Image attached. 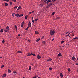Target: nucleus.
Segmentation results:
<instances>
[{
    "instance_id": "obj_1",
    "label": "nucleus",
    "mask_w": 78,
    "mask_h": 78,
    "mask_svg": "<svg viewBox=\"0 0 78 78\" xmlns=\"http://www.w3.org/2000/svg\"><path fill=\"white\" fill-rule=\"evenodd\" d=\"M55 33V31L54 30H50V33L51 35H54Z\"/></svg>"
},
{
    "instance_id": "obj_2",
    "label": "nucleus",
    "mask_w": 78,
    "mask_h": 78,
    "mask_svg": "<svg viewBox=\"0 0 78 78\" xmlns=\"http://www.w3.org/2000/svg\"><path fill=\"white\" fill-rule=\"evenodd\" d=\"M28 25L29 27L30 28L31 27V24L30 21L29 22Z\"/></svg>"
},
{
    "instance_id": "obj_3",
    "label": "nucleus",
    "mask_w": 78,
    "mask_h": 78,
    "mask_svg": "<svg viewBox=\"0 0 78 78\" xmlns=\"http://www.w3.org/2000/svg\"><path fill=\"white\" fill-rule=\"evenodd\" d=\"M51 0H48L47 2H46V4L48 5V4L49 2H51Z\"/></svg>"
},
{
    "instance_id": "obj_4",
    "label": "nucleus",
    "mask_w": 78,
    "mask_h": 78,
    "mask_svg": "<svg viewBox=\"0 0 78 78\" xmlns=\"http://www.w3.org/2000/svg\"><path fill=\"white\" fill-rule=\"evenodd\" d=\"M37 59H41V57L40 55H37Z\"/></svg>"
},
{
    "instance_id": "obj_5",
    "label": "nucleus",
    "mask_w": 78,
    "mask_h": 78,
    "mask_svg": "<svg viewBox=\"0 0 78 78\" xmlns=\"http://www.w3.org/2000/svg\"><path fill=\"white\" fill-rule=\"evenodd\" d=\"M21 8V6H19V7H18V8L17 9V11H18L19 10H20V9Z\"/></svg>"
},
{
    "instance_id": "obj_6",
    "label": "nucleus",
    "mask_w": 78,
    "mask_h": 78,
    "mask_svg": "<svg viewBox=\"0 0 78 78\" xmlns=\"http://www.w3.org/2000/svg\"><path fill=\"white\" fill-rule=\"evenodd\" d=\"M76 39L78 40V37H75L73 39V40H76Z\"/></svg>"
},
{
    "instance_id": "obj_7",
    "label": "nucleus",
    "mask_w": 78,
    "mask_h": 78,
    "mask_svg": "<svg viewBox=\"0 0 78 78\" xmlns=\"http://www.w3.org/2000/svg\"><path fill=\"white\" fill-rule=\"evenodd\" d=\"M52 5V3H51L49 4H48V6L49 7L50 6Z\"/></svg>"
},
{
    "instance_id": "obj_8",
    "label": "nucleus",
    "mask_w": 78,
    "mask_h": 78,
    "mask_svg": "<svg viewBox=\"0 0 78 78\" xmlns=\"http://www.w3.org/2000/svg\"><path fill=\"white\" fill-rule=\"evenodd\" d=\"M6 74L5 73V74H4L3 75V76H2V77H3H3H5V76H6Z\"/></svg>"
},
{
    "instance_id": "obj_9",
    "label": "nucleus",
    "mask_w": 78,
    "mask_h": 78,
    "mask_svg": "<svg viewBox=\"0 0 78 78\" xmlns=\"http://www.w3.org/2000/svg\"><path fill=\"white\" fill-rule=\"evenodd\" d=\"M15 16H17V17H18V16H19V14H18V13H16L15 15Z\"/></svg>"
},
{
    "instance_id": "obj_10",
    "label": "nucleus",
    "mask_w": 78,
    "mask_h": 78,
    "mask_svg": "<svg viewBox=\"0 0 78 78\" xmlns=\"http://www.w3.org/2000/svg\"><path fill=\"white\" fill-rule=\"evenodd\" d=\"M32 69V67L31 66H30L29 67V70H31Z\"/></svg>"
},
{
    "instance_id": "obj_11",
    "label": "nucleus",
    "mask_w": 78,
    "mask_h": 78,
    "mask_svg": "<svg viewBox=\"0 0 78 78\" xmlns=\"http://www.w3.org/2000/svg\"><path fill=\"white\" fill-rule=\"evenodd\" d=\"M17 53H22V52L21 51H17Z\"/></svg>"
},
{
    "instance_id": "obj_12",
    "label": "nucleus",
    "mask_w": 78,
    "mask_h": 78,
    "mask_svg": "<svg viewBox=\"0 0 78 78\" xmlns=\"http://www.w3.org/2000/svg\"><path fill=\"white\" fill-rule=\"evenodd\" d=\"M60 76L61 77H62H62H63V75H62V73H60Z\"/></svg>"
},
{
    "instance_id": "obj_13",
    "label": "nucleus",
    "mask_w": 78,
    "mask_h": 78,
    "mask_svg": "<svg viewBox=\"0 0 78 78\" xmlns=\"http://www.w3.org/2000/svg\"><path fill=\"white\" fill-rule=\"evenodd\" d=\"M28 16H26L25 17V20H27V17H28Z\"/></svg>"
},
{
    "instance_id": "obj_14",
    "label": "nucleus",
    "mask_w": 78,
    "mask_h": 78,
    "mask_svg": "<svg viewBox=\"0 0 78 78\" xmlns=\"http://www.w3.org/2000/svg\"><path fill=\"white\" fill-rule=\"evenodd\" d=\"M15 28L16 29V30H18L17 27L16 25L15 26Z\"/></svg>"
},
{
    "instance_id": "obj_15",
    "label": "nucleus",
    "mask_w": 78,
    "mask_h": 78,
    "mask_svg": "<svg viewBox=\"0 0 78 78\" xmlns=\"http://www.w3.org/2000/svg\"><path fill=\"white\" fill-rule=\"evenodd\" d=\"M40 38L37 39L36 41V42H38V41H39V40H40Z\"/></svg>"
},
{
    "instance_id": "obj_16",
    "label": "nucleus",
    "mask_w": 78,
    "mask_h": 78,
    "mask_svg": "<svg viewBox=\"0 0 78 78\" xmlns=\"http://www.w3.org/2000/svg\"><path fill=\"white\" fill-rule=\"evenodd\" d=\"M6 29L9 30V28L8 26H7V27H6Z\"/></svg>"
},
{
    "instance_id": "obj_17",
    "label": "nucleus",
    "mask_w": 78,
    "mask_h": 78,
    "mask_svg": "<svg viewBox=\"0 0 78 78\" xmlns=\"http://www.w3.org/2000/svg\"><path fill=\"white\" fill-rule=\"evenodd\" d=\"M8 72L9 73H11V70H10V69H9L8 70Z\"/></svg>"
},
{
    "instance_id": "obj_18",
    "label": "nucleus",
    "mask_w": 78,
    "mask_h": 78,
    "mask_svg": "<svg viewBox=\"0 0 78 78\" xmlns=\"http://www.w3.org/2000/svg\"><path fill=\"white\" fill-rule=\"evenodd\" d=\"M58 55L59 56H62V54H61V53H59L58 54Z\"/></svg>"
},
{
    "instance_id": "obj_19",
    "label": "nucleus",
    "mask_w": 78,
    "mask_h": 78,
    "mask_svg": "<svg viewBox=\"0 0 78 78\" xmlns=\"http://www.w3.org/2000/svg\"><path fill=\"white\" fill-rule=\"evenodd\" d=\"M31 56V53H28L27 56Z\"/></svg>"
},
{
    "instance_id": "obj_20",
    "label": "nucleus",
    "mask_w": 78,
    "mask_h": 78,
    "mask_svg": "<svg viewBox=\"0 0 78 78\" xmlns=\"http://www.w3.org/2000/svg\"><path fill=\"white\" fill-rule=\"evenodd\" d=\"M5 32H7V31H9V30H8L6 29H5Z\"/></svg>"
},
{
    "instance_id": "obj_21",
    "label": "nucleus",
    "mask_w": 78,
    "mask_h": 78,
    "mask_svg": "<svg viewBox=\"0 0 78 78\" xmlns=\"http://www.w3.org/2000/svg\"><path fill=\"white\" fill-rule=\"evenodd\" d=\"M8 5V4L5 3V6H7Z\"/></svg>"
},
{
    "instance_id": "obj_22",
    "label": "nucleus",
    "mask_w": 78,
    "mask_h": 78,
    "mask_svg": "<svg viewBox=\"0 0 78 78\" xmlns=\"http://www.w3.org/2000/svg\"><path fill=\"white\" fill-rule=\"evenodd\" d=\"M23 16V14H21V15H20V16H20V17H21Z\"/></svg>"
},
{
    "instance_id": "obj_23",
    "label": "nucleus",
    "mask_w": 78,
    "mask_h": 78,
    "mask_svg": "<svg viewBox=\"0 0 78 78\" xmlns=\"http://www.w3.org/2000/svg\"><path fill=\"white\" fill-rule=\"evenodd\" d=\"M0 31L1 32H2L3 31V29H1Z\"/></svg>"
},
{
    "instance_id": "obj_24",
    "label": "nucleus",
    "mask_w": 78,
    "mask_h": 78,
    "mask_svg": "<svg viewBox=\"0 0 78 78\" xmlns=\"http://www.w3.org/2000/svg\"><path fill=\"white\" fill-rule=\"evenodd\" d=\"M49 69L50 70H52V68H51V67H49Z\"/></svg>"
},
{
    "instance_id": "obj_25",
    "label": "nucleus",
    "mask_w": 78,
    "mask_h": 78,
    "mask_svg": "<svg viewBox=\"0 0 78 78\" xmlns=\"http://www.w3.org/2000/svg\"><path fill=\"white\" fill-rule=\"evenodd\" d=\"M39 6L40 7H42L43 6V4H40Z\"/></svg>"
},
{
    "instance_id": "obj_26",
    "label": "nucleus",
    "mask_w": 78,
    "mask_h": 78,
    "mask_svg": "<svg viewBox=\"0 0 78 78\" xmlns=\"http://www.w3.org/2000/svg\"><path fill=\"white\" fill-rule=\"evenodd\" d=\"M35 34H39L38 32H37V31H36L35 32Z\"/></svg>"
},
{
    "instance_id": "obj_27",
    "label": "nucleus",
    "mask_w": 78,
    "mask_h": 78,
    "mask_svg": "<svg viewBox=\"0 0 78 78\" xmlns=\"http://www.w3.org/2000/svg\"><path fill=\"white\" fill-rule=\"evenodd\" d=\"M4 1H5V2H9V0H3Z\"/></svg>"
},
{
    "instance_id": "obj_28",
    "label": "nucleus",
    "mask_w": 78,
    "mask_h": 78,
    "mask_svg": "<svg viewBox=\"0 0 78 78\" xmlns=\"http://www.w3.org/2000/svg\"><path fill=\"white\" fill-rule=\"evenodd\" d=\"M52 60V59H51V58H50L49 59H48V61H51Z\"/></svg>"
},
{
    "instance_id": "obj_29",
    "label": "nucleus",
    "mask_w": 78,
    "mask_h": 78,
    "mask_svg": "<svg viewBox=\"0 0 78 78\" xmlns=\"http://www.w3.org/2000/svg\"><path fill=\"white\" fill-rule=\"evenodd\" d=\"M72 59L73 60H75V57H72Z\"/></svg>"
},
{
    "instance_id": "obj_30",
    "label": "nucleus",
    "mask_w": 78,
    "mask_h": 78,
    "mask_svg": "<svg viewBox=\"0 0 78 78\" xmlns=\"http://www.w3.org/2000/svg\"><path fill=\"white\" fill-rule=\"evenodd\" d=\"M25 23V22L24 21H23V22L22 23V25H23V24H24V23Z\"/></svg>"
},
{
    "instance_id": "obj_31",
    "label": "nucleus",
    "mask_w": 78,
    "mask_h": 78,
    "mask_svg": "<svg viewBox=\"0 0 78 78\" xmlns=\"http://www.w3.org/2000/svg\"><path fill=\"white\" fill-rule=\"evenodd\" d=\"M64 41H61V44H63V43H64Z\"/></svg>"
},
{
    "instance_id": "obj_32",
    "label": "nucleus",
    "mask_w": 78,
    "mask_h": 78,
    "mask_svg": "<svg viewBox=\"0 0 78 78\" xmlns=\"http://www.w3.org/2000/svg\"><path fill=\"white\" fill-rule=\"evenodd\" d=\"M10 3V5H12V4L13 3L12 2H9Z\"/></svg>"
},
{
    "instance_id": "obj_33",
    "label": "nucleus",
    "mask_w": 78,
    "mask_h": 78,
    "mask_svg": "<svg viewBox=\"0 0 78 78\" xmlns=\"http://www.w3.org/2000/svg\"><path fill=\"white\" fill-rule=\"evenodd\" d=\"M2 42L3 43H5V40H3L2 41Z\"/></svg>"
},
{
    "instance_id": "obj_34",
    "label": "nucleus",
    "mask_w": 78,
    "mask_h": 78,
    "mask_svg": "<svg viewBox=\"0 0 78 78\" xmlns=\"http://www.w3.org/2000/svg\"><path fill=\"white\" fill-rule=\"evenodd\" d=\"M15 13H13L12 14V16L13 17L14 16H15Z\"/></svg>"
},
{
    "instance_id": "obj_35",
    "label": "nucleus",
    "mask_w": 78,
    "mask_h": 78,
    "mask_svg": "<svg viewBox=\"0 0 78 78\" xmlns=\"http://www.w3.org/2000/svg\"><path fill=\"white\" fill-rule=\"evenodd\" d=\"M29 29V27H27V28L26 29H25L26 30H28Z\"/></svg>"
},
{
    "instance_id": "obj_36",
    "label": "nucleus",
    "mask_w": 78,
    "mask_h": 78,
    "mask_svg": "<svg viewBox=\"0 0 78 78\" xmlns=\"http://www.w3.org/2000/svg\"><path fill=\"white\" fill-rule=\"evenodd\" d=\"M55 12H52V15H55Z\"/></svg>"
},
{
    "instance_id": "obj_37",
    "label": "nucleus",
    "mask_w": 78,
    "mask_h": 78,
    "mask_svg": "<svg viewBox=\"0 0 78 78\" xmlns=\"http://www.w3.org/2000/svg\"><path fill=\"white\" fill-rule=\"evenodd\" d=\"M38 20V18H37V19H35V21H37Z\"/></svg>"
},
{
    "instance_id": "obj_38",
    "label": "nucleus",
    "mask_w": 78,
    "mask_h": 78,
    "mask_svg": "<svg viewBox=\"0 0 78 78\" xmlns=\"http://www.w3.org/2000/svg\"><path fill=\"white\" fill-rule=\"evenodd\" d=\"M21 28H23V27L22 24H21Z\"/></svg>"
},
{
    "instance_id": "obj_39",
    "label": "nucleus",
    "mask_w": 78,
    "mask_h": 78,
    "mask_svg": "<svg viewBox=\"0 0 78 78\" xmlns=\"http://www.w3.org/2000/svg\"><path fill=\"white\" fill-rule=\"evenodd\" d=\"M48 1V0H44V2H47Z\"/></svg>"
},
{
    "instance_id": "obj_40",
    "label": "nucleus",
    "mask_w": 78,
    "mask_h": 78,
    "mask_svg": "<svg viewBox=\"0 0 78 78\" xmlns=\"http://www.w3.org/2000/svg\"><path fill=\"white\" fill-rule=\"evenodd\" d=\"M3 67H4V65H2V66H1V68H3Z\"/></svg>"
},
{
    "instance_id": "obj_41",
    "label": "nucleus",
    "mask_w": 78,
    "mask_h": 78,
    "mask_svg": "<svg viewBox=\"0 0 78 78\" xmlns=\"http://www.w3.org/2000/svg\"><path fill=\"white\" fill-rule=\"evenodd\" d=\"M68 71H70V69L69 68L68 69Z\"/></svg>"
},
{
    "instance_id": "obj_42",
    "label": "nucleus",
    "mask_w": 78,
    "mask_h": 78,
    "mask_svg": "<svg viewBox=\"0 0 78 78\" xmlns=\"http://www.w3.org/2000/svg\"><path fill=\"white\" fill-rule=\"evenodd\" d=\"M59 17H57V18H56V19L57 20H58V19H59Z\"/></svg>"
},
{
    "instance_id": "obj_43",
    "label": "nucleus",
    "mask_w": 78,
    "mask_h": 78,
    "mask_svg": "<svg viewBox=\"0 0 78 78\" xmlns=\"http://www.w3.org/2000/svg\"><path fill=\"white\" fill-rule=\"evenodd\" d=\"M17 8V6H15V7L14 8V9H15L16 8Z\"/></svg>"
},
{
    "instance_id": "obj_44",
    "label": "nucleus",
    "mask_w": 78,
    "mask_h": 78,
    "mask_svg": "<svg viewBox=\"0 0 78 78\" xmlns=\"http://www.w3.org/2000/svg\"><path fill=\"white\" fill-rule=\"evenodd\" d=\"M37 77L36 76H35V77H33V78H37Z\"/></svg>"
},
{
    "instance_id": "obj_45",
    "label": "nucleus",
    "mask_w": 78,
    "mask_h": 78,
    "mask_svg": "<svg viewBox=\"0 0 78 78\" xmlns=\"http://www.w3.org/2000/svg\"><path fill=\"white\" fill-rule=\"evenodd\" d=\"M13 2H16V0H12Z\"/></svg>"
},
{
    "instance_id": "obj_46",
    "label": "nucleus",
    "mask_w": 78,
    "mask_h": 78,
    "mask_svg": "<svg viewBox=\"0 0 78 78\" xmlns=\"http://www.w3.org/2000/svg\"><path fill=\"white\" fill-rule=\"evenodd\" d=\"M69 31H68V32H66V34H69Z\"/></svg>"
},
{
    "instance_id": "obj_47",
    "label": "nucleus",
    "mask_w": 78,
    "mask_h": 78,
    "mask_svg": "<svg viewBox=\"0 0 78 78\" xmlns=\"http://www.w3.org/2000/svg\"><path fill=\"white\" fill-rule=\"evenodd\" d=\"M43 44H45V41H43Z\"/></svg>"
},
{
    "instance_id": "obj_48",
    "label": "nucleus",
    "mask_w": 78,
    "mask_h": 78,
    "mask_svg": "<svg viewBox=\"0 0 78 78\" xmlns=\"http://www.w3.org/2000/svg\"><path fill=\"white\" fill-rule=\"evenodd\" d=\"M14 73H16V71H14Z\"/></svg>"
},
{
    "instance_id": "obj_49",
    "label": "nucleus",
    "mask_w": 78,
    "mask_h": 78,
    "mask_svg": "<svg viewBox=\"0 0 78 78\" xmlns=\"http://www.w3.org/2000/svg\"><path fill=\"white\" fill-rule=\"evenodd\" d=\"M49 6H48H48H47V7H46V8H49Z\"/></svg>"
},
{
    "instance_id": "obj_50",
    "label": "nucleus",
    "mask_w": 78,
    "mask_h": 78,
    "mask_svg": "<svg viewBox=\"0 0 78 78\" xmlns=\"http://www.w3.org/2000/svg\"><path fill=\"white\" fill-rule=\"evenodd\" d=\"M33 56H36V54H33Z\"/></svg>"
},
{
    "instance_id": "obj_51",
    "label": "nucleus",
    "mask_w": 78,
    "mask_h": 78,
    "mask_svg": "<svg viewBox=\"0 0 78 78\" xmlns=\"http://www.w3.org/2000/svg\"><path fill=\"white\" fill-rule=\"evenodd\" d=\"M54 40V38H53V39H52V41H53Z\"/></svg>"
},
{
    "instance_id": "obj_52",
    "label": "nucleus",
    "mask_w": 78,
    "mask_h": 78,
    "mask_svg": "<svg viewBox=\"0 0 78 78\" xmlns=\"http://www.w3.org/2000/svg\"><path fill=\"white\" fill-rule=\"evenodd\" d=\"M33 55V53H31L30 54V55Z\"/></svg>"
},
{
    "instance_id": "obj_53",
    "label": "nucleus",
    "mask_w": 78,
    "mask_h": 78,
    "mask_svg": "<svg viewBox=\"0 0 78 78\" xmlns=\"http://www.w3.org/2000/svg\"><path fill=\"white\" fill-rule=\"evenodd\" d=\"M32 22H33V23H34V21L33 20V19L32 20Z\"/></svg>"
},
{
    "instance_id": "obj_54",
    "label": "nucleus",
    "mask_w": 78,
    "mask_h": 78,
    "mask_svg": "<svg viewBox=\"0 0 78 78\" xmlns=\"http://www.w3.org/2000/svg\"><path fill=\"white\" fill-rule=\"evenodd\" d=\"M28 41H29V42H31V40H28Z\"/></svg>"
},
{
    "instance_id": "obj_55",
    "label": "nucleus",
    "mask_w": 78,
    "mask_h": 78,
    "mask_svg": "<svg viewBox=\"0 0 78 78\" xmlns=\"http://www.w3.org/2000/svg\"><path fill=\"white\" fill-rule=\"evenodd\" d=\"M76 65H78V63H76Z\"/></svg>"
},
{
    "instance_id": "obj_56",
    "label": "nucleus",
    "mask_w": 78,
    "mask_h": 78,
    "mask_svg": "<svg viewBox=\"0 0 78 78\" xmlns=\"http://www.w3.org/2000/svg\"><path fill=\"white\" fill-rule=\"evenodd\" d=\"M34 12V11H32V13H33Z\"/></svg>"
},
{
    "instance_id": "obj_57",
    "label": "nucleus",
    "mask_w": 78,
    "mask_h": 78,
    "mask_svg": "<svg viewBox=\"0 0 78 78\" xmlns=\"http://www.w3.org/2000/svg\"><path fill=\"white\" fill-rule=\"evenodd\" d=\"M18 35V36H20L21 35L19 34Z\"/></svg>"
},
{
    "instance_id": "obj_58",
    "label": "nucleus",
    "mask_w": 78,
    "mask_h": 78,
    "mask_svg": "<svg viewBox=\"0 0 78 78\" xmlns=\"http://www.w3.org/2000/svg\"><path fill=\"white\" fill-rule=\"evenodd\" d=\"M32 12H30L29 14H31Z\"/></svg>"
},
{
    "instance_id": "obj_59",
    "label": "nucleus",
    "mask_w": 78,
    "mask_h": 78,
    "mask_svg": "<svg viewBox=\"0 0 78 78\" xmlns=\"http://www.w3.org/2000/svg\"><path fill=\"white\" fill-rule=\"evenodd\" d=\"M54 1V2H55V1H56V0H52V1Z\"/></svg>"
},
{
    "instance_id": "obj_60",
    "label": "nucleus",
    "mask_w": 78,
    "mask_h": 78,
    "mask_svg": "<svg viewBox=\"0 0 78 78\" xmlns=\"http://www.w3.org/2000/svg\"><path fill=\"white\" fill-rule=\"evenodd\" d=\"M32 20H33V17H32Z\"/></svg>"
},
{
    "instance_id": "obj_61",
    "label": "nucleus",
    "mask_w": 78,
    "mask_h": 78,
    "mask_svg": "<svg viewBox=\"0 0 78 78\" xmlns=\"http://www.w3.org/2000/svg\"><path fill=\"white\" fill-rule=\"evenodd\" d=\"M2 58V57H0V58Z\"/></svg>"
},
{
    "instance_id": "obj_62",
    "label": "nucleus",
    "mask_w": 78,
    "mask_h": 78,
    "mask_svg": "<svg viewBox=\"0 0 78 78\" xmlns=\"http://www.w3.org/2000/svg\"><path fill=\"white\" fill-rule=\"evenodd\" d=\"M70 34V33H69V34Z\"/></svg>"
},
{
    "instance_id": "obj_63",
    "label": "nucleus",
    "mask_w": 78,
    "mask_h": 78,
    "mask_svg": "<svg viewBox=\"0 0 78 78\" xmlns=\"http://www.w3.org/2000/svg\"><path fill=\"white\" fill-rule=\"evenodd\" d=\"M37 78H41V77H38Z\"/></svg>"
},
{
    "instance_id": "obj_64",
    "label": "nucleus",
    "mask_w": 78,
    "mask_h": 78,
    "mask_svg": "<svg viewBox=\"0 0 78 78\" xmlns=\"http://www.w3.org/2000/svg\"><path fill=\"white\" fill-rule=\"evenodd\" d=\"M23 78H25V77H23Z\"/></svg>"
}]
</instances>
